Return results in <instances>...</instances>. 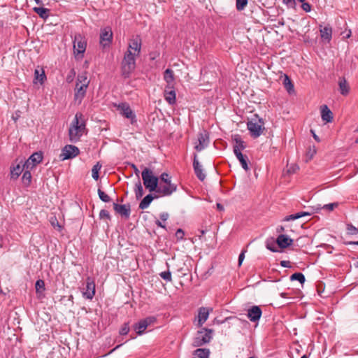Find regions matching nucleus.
<instances>
[{
    "label": "nucleus",
    "instance_id": "obj_1",
    "mask_svg": "<svg viewBox=\"0 0 358 358\" xmlns=\"http://www.w3.org/2000/svg\"><path fill=\"white\" fill-rule=\"evenodd\" d=\"M141 49V41L138 37L131 40L122 62V75L127 78L136 68V57L138 56Z\"/></svg>",
    "mask_w": 358,
    "mask_h": 358
},
{
    "label": "nucleus",
    "instance_id": "obj_2",
    "mask_svg": "<svg viewBox=\"0 0 358 358\" xmlns=\"http://www.w3.org/2000/svg\"><path fill=\"white\" fill-rule=\"evenodd\" d=\"M177 190V185L171 182V177L166 173L158 177V197L168 196Z\"/></svg>",
    "mask_w": 358,
    "mask_h": 358
},
{
    "label": "nucleus",
    "instance_id": "obj_3",
    "mask_svg": "<svg viewBox=\"0 0 358 358\" xmlns=\"http://www.w3.org/2000/svg\"><path fill=\"white\" fill-rule=\"evenodd\" d=\"M247 128L251 136L256 138L259 137L264 129V122L257 115H255L247 123Z\"/></svg>",
    "mask_w": 358,
    "mask_h": 358
},
{
    "label": "nucleus",
    "instance_id": "obj_4",
    "mask_svg": "<svg viewBox=\"0 0 358 358\" xmlns=\"http://www.w3.org/2000/svg\"><path fill=\"white\" fill-rule=\"evenodd\" d=\"M213 330L207 328H203L198 331L194 338L192 345L194 347H200L210 343L213 338Z\"/></svg>",
    "mask_w": 358,
    "mask_h": 358
},
{
    "label": "nucleus",
    "instance_id": "obj_5",
    "mask_svg": "<svg viewBox=\"0 0 358 358\" xmlns=\"http://www.w3.org/2000/svg\"><path fill=\"white\" fill-rule=\"evenodd\" d=\"M90 81L87 76L79 75L77 78V83L75 88L74 99L80 103L86 94V90Z\"/></svg>",
    "mask_w": 358,
    "mask_h": 358
},
{
    "label": "nucleus",
    "instance_id": "obj_6",
    "mask_svg": "<svg viewBox=\"0 0 358 358\" xmlns=\"http://www.w3.org/2000/svg\"><path fill=\"white\" fill-rule=\"evenodd\" d=\"M143 185L150 192L157 191V176L148 168H145L141 173Z\"/></svg>",
    "mask_w": 358,
    "mask_h": 358
},
{
    "label": "nucleus",
    "instance_id": "obj_7",
    "mask_svg": "<svg viewBox=\"0 0 358 358\" xmlns=\"http://www.w3.org/2000/svg\"><path fill=\"white\" fill-rule=\"evenodd\" d=\"M83 114L77 113L75 115L74 120H73L69 129V141L72 143H76L80 141V137L83 136V132L80 130L78 127V118H82Z\"/></svg>",
    "mask_w": 358,
    "mask_h": 358
},
{
    "label": "nucleus",
    "instance_id": "obj_8",
    "mask_svg": "<svg viewBox=\"0 0 358 358\" xmlns=\"http://www.w3.org/2000/svg\"><path fill=\"white\" fill-rule=\"evenodd\" d=\"M87 40L80 34H77L73 39V52L76 55L81 54L83 56L86 50Z\"/></svg>",
    "mask_w": 358,
    "mask_h": 358
},
{
    "label": "nucleus",
    "instance_id": "obj_9",
    "mask_svg": "<svg viewBox=\"0 0 358 358\" xmlns=\"http://www.w3.org/2000/svg\"><path fill=\"white\" fill-rule=\"evenodd\" d=\"M156 318L154 316L148 317L143 320H140L133 326L134 330L138 335H142L146 329L150 327L152 324L155 323Z\"/></svg>",
    "mask_w": 358,
    "mask_h": 358
},
{
    "label": "nucleus",
    "instance_id": "obj_10",
    "mask_svg": "<svg viewBox=\"0 0 358 358\" xmlns=\"http://www.w3.org/2000/svg\"><path fill=\"white\" fill-rule=\"evenodd\" d=\"M80 153L78 148L73 145H66L62 149L59 158L62 161L76 157Z\"/></svg>",
    "mask_w": 358,
    "mask_h": 358
},
{
    "label": "nucleus",
    "instance_id": "obj_11",
    "mask_svg": "<svg viewBox=\"0 0 358 358\" xmlns=\"http://www.w3.org/2000/svg\"><path fill=\"white\" fill-rule=\"evenodd\" d=\"M113 31L110 27H106L101 29L99 43L103 48L109 47L113 40Z\"/></svg>",
    "mask_w": 358,
    "mask_h": 358
},
{
    "label": "nucleus",
    "instance_id": "obj_12",
    "mask_svg": "<svg viewBox=\"0 0 358 358\" xmlns=\"http://www.w3.org/2000/svg\"><path fill=\"white\" fill-rule=\"evenodd\" d=\"M43 159V154L41 152L33 153L24 163V169L32 170Z\"/></svg>",
    "mask_w": 358,
    "mask_h": 358
},
{
    "label": "nucleus",
    "instance_id": "obj_13",
    "mask_svg": "<svg viewBox=\"0 0 358 358\" xmlns=\"http://www.w3.org/2000/svg\"><path fill=\"white\" fill-rule=\"evenodd\" d=\"M209 144V135L206 131L200 132L198 134L197 143H195L194 149L200 152L206 148Z\"/></svg>",
    "mask_w": 358,
    "mask_h": 358
},
{
    "label": "nucleus",
    "instance_id": "obj_14",
    "mask_svg": "<svg viewBox=\"0 0 358 358\" xmlns=\"http://www.w3.org/2000/svg\"><path fill=\"white\" fill-rule=\"evenodd\" d=\"M95 295V282L92 278L88 276L86 278V288L83 292V296L87 299H92Z\"/></svg>",
    "mask_w": 358,
    "mask_h": 358
},
{
    "label": "nucleus",
    "instance_id": "obj_15",
    "mask_svg": "<svg viewBox=\"0 0 358 358\" xmlns=\"http://www.w3.org/2000/svg\"><path fill=\"white\" fill-rule=\"evenodd\" d=\"M262 315V309L258 306H253L248 310L247 316L252 322H257L259 320Z\"/></svg>",
    "mask_w": 358,
    "mask_h": 358
},
{
    "label": "nucleus",
    "instance_id": "obj_16",
    "mask_svg": "<svg viewBox=\"0 0 358 358\" xmlns=\"http://www.w3.org/2000/svg\"><path fill=\"white\" fill-rule=\"evenodd\" d=\"M117 110L120 111V114L124 117L131 120L135 118L136 115L131 109L130 106L127 103H121L117 106Z\"/></svg>",
    "mask_w": 358,
    "mask_h": 358
},
{
    "label": "nucleus",
    "instance_id": "obj_17",
    "mask_svg": "<svg viewBox=\"0 0 358 358\" xmlns=\"http://www.w3.org/2000/svg\"><path fill=\"white\" fill-rule=\"evenodd\" d=\"M164 96L165 100L171 105H173L176 100V94L173 86H166L164 92Z\"/></svg>",
    "mask_w": 358,
    "mask_h": 358
},
{
    "label": "nucleus",
    "instance_id": "obj_18",
    "mask_svg": "<svg viewBox=\"0 0 358 358\" xmlns=\"http://www.w3.org/2000/svg\"><path fill=\"white\" fill-rule=\"evenodd\" d=\"M193 168L195 175L201 181H203L206 178V174L203 173L202 166L197 159V155L194 154L193 160Z\"/></svg>",
    "mask_w": 358,
    "mask_h": 358
},
{
    "label": "nucleus",
    "instance_id": "obj_19",
    "mask_svg": "<svg viewBox=\"0 0 358 358\" xmlns=\"http://www.w3.org/2000/svg\"><path fill=\"white\" fill-rule=\"evenodd\" d=\"M293 239L289 238L287 235L280 234L276 238V243L281 249H285L293 243Z\"/></svg>",
    "mask_w": 358,
    "mask_h": 358
},
{
    "label": "nucleus",
    "instance_id": "obj_20",
    "mask_svg": "<svg viewBox=\"0 0 358 358\" xmlns=\"http://www.w3.org/2000/svg\"><path fill=\"white\" fill-rule=\"evenodd\" d=\"M113 208L117 213L121 215L125 216L126 217H129L130 215V206L129 205H120L116 203H113Z\"/></svg>",
    "mask_w": 358,
    "mask_h": 358
},
{
    "label": "nucleus",
    "instance_id": "obj_21",
    "mask_svg": "<svg viewBox=\"0 0 358 358\" xmlns=\"http://www.w3.org/2000/svg\"><path fill=\"white\" fill-rule=\"evenodd\" d=\"M321 117L323 121L331 122L333 120L332 112L329 109L327 105L321 106Z\"/></svg>",
    "mask_w": 358,
    "mask_h": 358
},
{
    "label": "nucleus",
    "instance_id": "obj_22",
    "mask_svg": "<svg viewBox=\"0 0 358 358\" xmlns=\"http://www.w3.org/2000/svg\"><path fill=\"white\" fill-rule=\"evenodd\" d=\"M209 315V310L206 307H201L199 309L198 314V324L201 326L208 319Z\"/></svg>",
    "mask_w": 358,
    "mask_h": 358
},
{
    "label": "nucleus",
    "instance_id": "obj_23",
    "mask_svg": "<svg viewBox=\"0 0 358 358\" xmlns=\"http://www.w3.org/2000/svg\"><path fill=\"white\" fill-rule=\"evenodd\" d=\"M234 140L236 142V144L233 147L234 154H236L238 152H241L245 148L246 145L245 144V142L241 139V138L239 136H236Z\"/></svg>",
    "mask_w": 358,
    "mask_h": 358
},
{
    "label": "nucleus",
    "instance_id": "obj_24",
    "mask_svg": "<svg viewBox=\"0 0 358 358\" xmlns=\"http://www.w3.org/2000/svg\"><path fill=\"white\" fill-rule=\"evenodd\" d=\"M338 86L340 93L342 95L346 96L347 94H348L350 91V87L347 83L346 79L344 77L339 78Z\"/></svg>",
    "mask_w": 358,
    "mask_h": 358
},
{
    "label": "nucleus",
    "instance_id": "obj_25",
    "mask_svg": "<svg viewBox=\"0 0 358 358\" xmlns=\"http://www.w3.org/2000/svg\"><path fill=\"white\" fill-rule=\"evenodd\" d=\"M164 80L167 83V86H173L175 77L173 71L171 69H167L164 72Z\"/></svg>",
    "mask_w": 358,
    "mask_h": 358
},
{
    "label": "nucleus",
    "instance_id": "obj_26",
    "mask_svg": "<svg viewBox=\"0 0 358 358\" xmlns=\"http://www.w3.org/2000/svg\"><path fill=\"white\" fill-rule=\"evenodd\" d=\"M234 155H236V158L240 162L242 168L246 171H248L250 169V168L248 166V157L246 155H243L241 152H238V153L234 154Z\"/></svg>",
    "mask_w": 358,
    "mask_h": 358
},
{
    "label": "nucleus",
    "instance_id": "obj_27",
    "mask_svg": "<svg viewBox=\"0 0 358 358\" xmlns=\"http://www.w3.org/2000/svg\"><path fill=\"white\" fill-rule=\"evenodd\" d=\"M332 29L330 26H325L324 28L320 29L321 38L325 41L329 42L331 39Z\"/></svg>",
    "mask_w": 358,
    "mask_h": 358
},
{
    "label": "nucleus",
    "instance_id": "obj_28",
    "mask_svg": "<svg viewBox=\"0 0 358 358\" xmlns=\"http://www.w3.org/2000/svg\"><path fill=\"white\" fill-rule=\"evenodd\" d=\"M193 358H209L210 350L207 348H198L194 351Z\"/></svg>",
    "mask_w": 358,
    "mask_h": 358
},
{
    "label": "nucleus",
    "instance_id": "obj_29",
    "mask_svg": "<svg viewBox=\"0 0 358 358\" xmlns=\"http://www.w3.org/2000/svg\"><path fill=\"white\" fill-rule=\"evenodd\" d=\"M33 10L43 20H46L49 17L50 12L49 9L43 7H34Z\"/></svg>",
    "mask_w": 358,
    "mask_h": 358
},
{
    "label": "nucleus",
    "instance_id": "obj_30",
    "mask_svg": "<svg viewBox=\"0 0 358 358\" xmlns=\"http://www.w3.org/2000/svg\"><path fill=\"white\" fill-rule=\"evenodd\" d=\"M155 198H157L156 195L152 196L151 194L146 195L141 201L139 208H147Z\"/></svg>",
    "mask_w": 358,
    "mask_h": 358
},
{
    "label": "nucleus",
    "instance_id": "obj_31",
    "mask_svg": "<svg viewBox=\"0 0 358 358\" xmlns=\"http://www.w3.org/2000/svg\"><path fill=\"white\" fill-rule=\"evenodd\" d=\"M310 215H311V213H309V212H299L297 213L292 214L288 216H286L283 219V221L288 222V221H291V220H295L301 218L302 217L309 216Z\"/></svg>",
    "mask_w": 358,
    "mask_h": 358
},
{
    "label": "nucleus",
    "instance_id": "obj_32",
    "mask_svg": "<svg viewBox=\"0 0 358 358\" xmlns=\"http://www.w3.org/2000/svg\"><path fill=\"white\" fill-rule=\"evenodd\" d=\"M24 171V165L22 164V166H20V164H17L15 166H13L10 169V176L11 178L17 179L20 175Z\"/></svg>",
    "mask_w": 358,
    "mask_h": 358
},
{
    "label": "nucleus",
    "instance_id": "obj_33",
    "mask_svg": "<svg viewBox=\"0 0 358 358\" xmlns=\"http://www.w3.org/2000/svg\"><path fill=\"white\" fill-rule=\"evenodd\" d=\"M31 171L28 170L27 169H24L22 177V182L24 187H29L31 185Z\"/></svg>",
    "mask_w": 358,
    "mask_h": 358
},
{
    "label": "nucleus",
    "instance_id": "obj_34",
    "mask_svg": "<svg viewBox=\"0 0 358 358\" xmlns=\"http://www.w3.org/2000/svg\"><path fill=\"white\" fill-rule=\"evenodd\" d=\"M134 192L136 199H139L144 194V191L140 178L135 183Z\"/></svg>",
    "mask_w": 358,
    "mask_h": 358
},
{
    "label": "nucleus",
    "instance_id": "obj_35",
    "mask_svg": "<svg viewBox=\"0 0 358 358\" xmlns=\"http://www.w3.org/2000/svg\"><path fill=\"white\" fill-rule=\"evenodd\" d=\"M283 85L289 94H292V92H294V85L292 84V82L290 80V78L287 75H285L283 79Z\"/></svg>",
    "mask_w": 358,
    "mask_h": 358
},
{
    "label": "nucleus",
    "instance_id": "obj_36",
    "mask_svg": "<svg viewBox=\"0 0 358 358\" xmlns=\"http://www.w3.org/2000/svg\"><path fill=\"white\" fill-rule=\"evenodd\" d=\"M41 72L40 73V70L35 69L34 79L38 80L41 84H43L46 79V76L43 69H41Z\"/></svg>",
    "mask_w": 358,
    "mask_h": 358
},
{
    "label": "nucleus",
    "instance_id": "obj_37",
    "mask_svg": "<svg viewBox=\"0 0 358 358\" xmlns=\"http://www.w3.org/2000/svg\"><path fill=\"white\" fill-rule=\"evenodd\" d=\"M338 206V202H334V203H329V204H325L323 206H321V205H318L316 208V210H319V209H324L327 211H332L334 210V209L335 208H337Z\"/></svg>",
    "mask_w": 358,
    "mask_h": 358
},
{
    "label": "nucleus",
    "instance_id": "obj_38",
    "mask_svg": "<svg viewBox=\"0 0 358 358\" xmlns=\"http://www.w3.org/2000/svg\"><path fill=\"white\" fill-rule=\"evenodd\" d=\"M290 280L291 281L297 280L301 284H303L304 282L306 281V278H305L304 275L302 273L298 272V273H293L290 276Z\"/></svg>",
    "mask_w": 358,
    "mask_h": 358
},
{
    "label": "nucleus",
    "instance_id": "obj_39",
    "mask_svg": "<svg viewBox=\"0 0 358 358\" xmlns=\"http://www.w3.org/2000/svg\"><path fill=\"white\" fill-rule=\"evenodd\" d=\"M101 164L99 162H97L92 169V176L95 180H97L99 178V171L101 169Z\"/></svg>",
    "mask_w": 358,
    "mask_h": 358
},
{
    "label": "nucleus",
    "instance_id": "obj_40",
    "mask_svg": "<svg viewBox=\"0 0 358 358\" xmlns=\"http://www.w3.org/2000/svg\"><path fill=\"white\" fill-rule=\"evenodd\" d=\"M97 193H98L99 199L102 201L108 203L111 201L110 197L107 194H106L103 191H102L101 189H99V188L98 189Z\"/></svg>",
    "mask_w": 358,
    "mask_h": 358
},
{
    "label": "nucleus",
    "instance_id": "obj_41",
    "mask_svg": "<svg viewBox=\"0 0 358 358\" xmlns=\"http://www.w3.org/2000/svg\"><path fill=\"white\" fill-rule=\"evenodd\" d=\"M35 288L36 293L42 292L45 290V282L41 279L36 280L35 283Z\"/></svg>",
    "mask_w": 358,
    "mask_h": 358
},
{
    "label": "nucleus",
    "instance_id": "obj_42",
    "mask_svg": "<svg viewBox=\"0 0 358 358\" xmlns=\"http://www.w3.org/2000/svg\"><path fill=\"white\" fill-rule=\"evenodd\" d=\"M248 4V0H236V9L239 11L244 10Z\"/></svg>",
    "mask_w": 358,
    "mask_h": 358
},
{
    "label": "nucleus",
    "instance_id": "obj_43",
    "mask_svg": "<svg viewBox=\"0 0 358 358\" xmlns=\"http://www.w3.org/2000/svg\"><path fill=\"white\" fill-rule=\"evenodd\" d=\"M346 229L348 234L354 235L358 234V229L352 224H348Z\"/></svg>",
    "mask_w": 358,
    "mask_h": 358
},
{
    "label": "nucleus",
    "instance_id": "obj_44",
    "mask_svg": "<svg viewBox=\"0 0 358 358\" xmlns=\"http://www.w3.org/2000/svg\"><path fill=\"white\" fill-rule=\"evenodd\" d=\"M129 329H130V328L129 326V323L126 322L122 326V327L120 329L119 333L120 335L124 336V335H127L129 332Z\"/></svg>",
    "mask_w": 358,
    "mask_h": 358
},
{
    "label": "nucleus",
    "instance_id": "obj_45",
    "mask_svg": "<svg viewBox=\"0 0 358 358\" xmlns=\"http://www.w3.org/2000/svg\"><path fill=\"white\" fill-rule=\"evenodd\" d=\"M159 275L166 281L171 280V273L169 270L160 273Z\"/></svg>",
    "mask_w": 358,
    "mask_h": 358
},
{
    "label": "nucleus",
    "instance_id": "obj_46",
    "mask_svg": "<svg viewBox=\"0 0 358 358\" xmlns=\"http://www.w3.org/2000/svg\"><path fill=\"white\" fill-rule=\"evenodd\" d=\"M266 248L272 252H278V250L275 247V243L273 241H266Z\"/></svg>",
    "mask_w": 358,
    "mask_h": 358
},
{
    "label": "nucleus",
    "instance_id": "obj_47",
    "mask_svg": "<svg viewBox=\"0 0 358 358\" xmlns=\"http://www.w3.org/2000/svg\"><path fill=\"white\" fill-rule=\"evenodd\" d=\"M99 218L110 220V215L108 210L102 209L99 212Z\"/></svg>",
    "mask_w": 358,
    "mask_h": 358
},
{
    "label": "nucleus",
    "instance_id": "obj_48",
    "mask_svg": "<svg viewBox=\"0 0 358 358\" xmlns=\"http://www.w3.org/2000/svg\"><path fill=\"white\" fill-rule=\"evenodd\" d=\"M175 236L178 241H181L184 238L185 232L182 229H178L176 231Z\"/></svg>",
    "mask_w": 358,
    "mask_h": 358
},
{
    "label": "nucleus",
    "instance_id": "obj_49",
    "mask_svg": "<svg viewBox=\"0 0 358 358\" xmlns=\"http://www.w3.org/2000/svg\"><path fill=\"white\" fill-rule=\"evenodd\" d=\"M78 127H79L80 130L83 133L84 130L85 129V121L83 119V117L82 118H78Z\"/></svg>",
    "mask_w": 358,
    "mask_h": 358
},
{
    "label": "nucleus",
    "instance_id": "obj_50",
    "mask_svg": "<svg viewBox=\"0 0 358 358\" xmlns=\"http://www.w3.org/2000/svg\"><path fill=\"white\" fill-rule=\"evenodd\" d=\"M299 169V167L296 164H292L287 170L289 173H294L297 170Z\"/></svg>",
    "mask_w": 358,
    "mask_h": 358
},
{
    "label": "nucleus",
    "instance_id": "obj_51",
    "mask_svg": "<svg viewBox=\"0 0 358 358\" xmlns=\"http://www.w3.org/2000/svg\"><path fill=\"white\" fill-rule=\"evenodd\" d=\"M301 3H302L301 7L303 10H305L306 12L310 11L311 6L308 3H305V2H301Z\"/></svg>",
    "mask_w": 358,
    "mask_h": 358
},
{
    "label": "nucleus",
    "instance_id": "obj_52",
    "mask_svg": "<svg viewBox=\"0 0 358 358\" xmlns=\"http://www.w3.org/2000/svg\"><path fill=\"white\" fill-rule=\"evenodd\" d=\"M280 265L284 268H290L291 267L289 261H286V260L281 261Z\"/></svg>",
    "mask_w": 358,
    "mask_h": 358
},
{
    "label": "nucleus",
    "instance_id": "obj_53",
    "mask_svg": "<svg viewBox=\"0 0 358 358\" xmlns=\"http://www.w3.org/2000/svg\"><path fill=\"white\" fill-rule=\"evenodd\" d=\"M131 167L133 168L134 173L136 176L137 180H138V178H140V176H139L140 171H139L138 169L137 168V166L133 164H131Z\"/></svg>",
    "mask_w": 358,
    "mask_h": 358
},
{
    "label": "nucleus",
    "instance_id": "obj_54",
    "mask_svg": "<svg viewBox=\"0 0 358 358\" xmlns=\"http://www.w3.org/2000/svg\"><path fill=\"white\" fill-rule=\"evenodd\" d=\"M244 258H245V252L243 251L241 252V254L239 255V257H238V266L241 265Z\"/></svg>",
    "mask_w": 358,
    "mask_h": 358
},
{
    "label": "nucleus",
    "instance_id": "obj_55",
    "mask_svg": "<svg viewBox=\"0 0 358 358\" xmlns=\"http://www.w3.org/2000/svg\"><path fill=\"white\" fill-rule=\"evenodd\" d=\"M169 214L167 213H162L160 214V219L164 222L169 218Z\"/></svg>",
    "mask_w": 358,
    "mask_h": 358
},
{
    "label": "nucleus",
    "instance_id": "obj_56",
    "mask_svg": "<svg viewBox=\"0 0 358 358\" xmlns=\"http://www.w3.org/2000/svg\"><path fill=\"white\" fill-rule=\"evenodd\" d=\"M310 132H311V134H313V138H314L316 141L320 142V138L318 137V136L315 134V131H314L313 129H311V130H310Z\"/></svg>",
    "mask_w": 358,
    "mask_h": 358
},
{
    "label": "nucleus",
    "instance_id": "obj_57",
    "mask_svg": "<svg viewBox=\"0 0 358 358\" xmlns=\"http://www.w3.org/2000/svg\"><path fill=\"white\" fill-rule=\"evenodd\" d=\"M276 230H277V232L281 233L285 231V227L282 226H280V227H277Z\"/></svg>",
    "mask_w": 358,
    "mask_h": 358
},
{
    "label": "nucleus",
    "instance_id": "obj_58",
    "mask_svg": "<svg viewBox=\"0 0 358 358\" xmlns=\"http://www.w3.org/2000/svg\"><path fill=\"white\" fill-rule=\"evenodd\" d=\"M346 245H358V241H348L345 243Z\"/></svg>",
    "mask_w": 358,
    "mask_h": 358
},
{
    "label": "nucleus",
    "instance_id": "obj_59",
    "mask_svg": "<svg viewBox=\"0 0 358 358\" xmlns=\"http://www.w3.org/2000/svg\"><path fill=\"white\" fill-rule=\"evenodd\" d=\"M284 3L286 4H292L294 3V0H283Z\"/></svg>",
    "mask_w": 358,
    "mask_h": 358
},
{
    "label": "nucleus",
    "instance_id": "obj_60",
    "mask_svg": "<svg viewBox=\"0 0 358 358\" xmlns=\"http://www.w3.org/2000/svg\"><path fill=\"white\" fill-rule=\"evenodd\" d=\"M162 227V228H163V229H165L166 230V226H165L164 224H162V222H159V221L158 220V227Z\"/></svg>",
    "mask_w": 358,
    "mask_h": 358
},
{
    "label": "nucleus",
    "instance_id": "obj_61",
    "mask_svg": "<svg viewBox=\"0 0 358 358\" xmlns=\"http://www.w3.org/2000/svg\"><path fill=\"white\" fill-rule=\"evenodd\" d=\"M122 344H120V345H117L115 348H114L113 349H112L110 352L108 354H110L112 352H113L115 350H117V348H119Z\"/></svg>",
    "mask_w": 358,
    "mask_h": 358
},
{
    "label": "nucleus",
    "instance_id": "obj_62",
    "mask_svg": "<svg viewBox=\"0 0 358 358\" xmlns=\"http://www.w3.org/2000/svg\"><path fill=\"white\" fill-rule=\"evenodd\" d=\"M217 209H219L220 210H222L224 209L223 206L222 204L219 203H217Z\"/></svg>",
    "mask_w": 358,
    "mask_h": 358
},
{
    "label": "nucleus",
    "instance_id": "obj_63",
    "mask_svg": "<svg viewBox=\"0 0 358 358\" xmlns=\"http://www.w3.org/2000/svg\"><path fill=\"white\" fill-rule=\"evenodd\" d=\"M278 24H279L280 26H283V25L285 24V21H284V20H283V19H282L281 20H280V21L278 22Z\"/></svg>",
    "mask_w": 358,
    "mask_h": 358
},
{
    "label": "nucleus",
    "instance_id": "obj_64",
    "mask_svg": "<svg viewBox=\"0 0 358 358\" xmlns=\"http://www.w3.org/2000/svg\"><path fill=\"white\" fill-rule=\"evenodd\" d=\"M35 2H36L37 4H42V1H41V0H35Z\"/></svg>",
    "mask_w": 358,
    "mask_h": 358
}]
</instances>
